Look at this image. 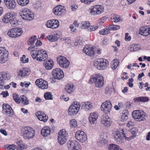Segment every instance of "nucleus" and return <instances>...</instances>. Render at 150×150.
Listing matches in <instances>:
<instances>
[{"label":"nucleus","instance_id":"473e14b6","mask_svg":"<svg viewBox=\"0 0 150 150\" xmlns=\"http://www.w3.org/2000/svg\"><path fill=\"white\" fill-rule=\"evenodd\" d=\"M41 135L44 137H48L51 133L50 128L47 126L43 127L41 130Z\"/></svg>","mask_w":150,"mask_h":150},{"label":"nucleus","instance_id":"13d9d810","mask_svg":"<svg viewBox=\"0 0 150 150\" xmlns=\"http://www.w3.org/2000/svg\"><path fill=\"white\" fill-rule=\"evenodd\" d=\"M13 98L15 101L18 103H21V100L18 98V96L15 94H13Z\"/></svg>","mask_w":150,"mask_h":150},{"label":"nucleus","instance_id":"72a5a7b5","mask_svg":"<svg viewBox=\"0 0 150 150\" xmlns=\"http://www.w3.org/2000/svg\"><path fill=\"white\" fill-rule=\"evenodd\" d=\"M54 64L53 61L51 59L45 61L44 63V66L47 70L51 69L53 67Z\"/></svg>","mask_w":150,"mask_h":150},{"label":"nucleus","instance_id":"b1692460","mask_svg":"<svg viewBox=\"0 0 150 150\" xmlns=\"http://www.w3.org/2000/svg\"><path fill=\"white\" fill-rule=\"evenodd\" d=\"M65 9L64 6L58 5L53 9V12L56 15L60 16L64 13Z\"/></svg>","mask_w":150,"mask_h":150},{"label":"nucleus","instance_id":"0e129e2a","mask_svg":"<svg viewBox=\"0 0 150 150\" xmlns=\"http://www.w3.org/2000/svg\"><path fill=\"white\" fill-rule=\"evenodd\" d=\"M128 116L127 115L122 116L121 120L123 122H125L128 119Z\"/></svg>","mask_w":150,"mask_h":150},{"label":"nucleus","instance_id":"cd10ccee","mask_svg":"<svg viewBox=\"0 0 150 150\" xmlns=\"http://www.w3.org/2000/svg\"><path fill=\"white\" fill-rule=\"evenodd\" d=\"M98 117V113L95 112L91 113L88 117L90 123L91 124H96L97 123Z\"/></svg>","mask_w":150,"mask_h":150},{"label":"nucleus","instance_id":"dca6fc26","mask_svg":"<svg viewBox=\"0 0 150 150\" xmlns=\"http://www.w3.org/2000/svg\"><path fill=\"white\" fill-rule=\"evenodd\" d=\"M112 108V104L110 101L108 100L102 103L101 107V110L105 113L110 112Z\"/></svg>","mask_w":150,"mask_h":150},{"label":"nucleus","instance_id":"5fc2aeb1","mask_svg":"<svg viewBox=\"0 0 150 150\" xmlns=\"http://www.w3.org/2000/svg\"><path fill=\"white\" fill-rule=\"evenodd\" d=\"M27 148V146L24 144H18L16 147L17 150H22L25 149Z\"/></svg>","mask_w":150,"mask_h":150},{"label":"nucleus","instance_id":"6e6d98bb","mask_svg":"<svg viewBox=\"0 0 150 150\" xmlns=\"http://www.w3.org/2000/svg\"><path fill=\"white\" fill-rule=\"evenodd\" d=\"M98 27L96 25H90L89 26L88 28V30L90 32L94 31L97 30Z\"/></svg>","mask_w":150,"mask_h":150},{"label":"nucleus","instance_id":"ea45409f","mask_svg":"<svg viewBox=\"0 0 150 150\" xmlns=\"http://www.w3.org/2000/svg\"><path fill=\"white\" fill-rule=\"evenodd\" d=\"M119 64V61L117 59H114L111 63V67L112 69L115 70Z\"/></svg>","mask_w":150,"mask_h":150},{"label":"nucleus","instance_id":"c85d7f7f","mask_svg":"<svg viewBox=\"0 0 150 150\" xmlns=\"http://www.w3.org/2000/svg\"><path fill=\"white\" fill-rule=\"evenodd\" d=\"M81 108L86 111L91 110L93 108V104L90 102L86 101L82 102Z\"/></svg>","mask_w":150,"mask_h":150},{"label":"nucleus","instance_id":"7c9ffc66","mask_svg":"<svg viewBox=\"0 0 150 150\" xmlns=\"http://www.w3.org/2000/svg\"><path fill=\"white\" fill-rule=\"evenodd\" d=\"M138 130V129L135 127H133L129 129L128 132H130L132 135L129 137L127 136V140L129 141L132 139L134 138L137 136V133Z\"/></svg>","mask_w":150,"mask_h":150},{"label":"nucleus","instance_id":"1a4fd4ad","mask_svg":"<svg viewBox=\"0 0 150 150\" xmlns=\"http://www.w3.org/2000/svg\"><path fill=\"white\" fill-rule=\"evenodd\" d=\"M104 11V8L103 6L96 5L91 6L88 9V11L91 15L96 16L102 14Z\"/></svg>","mask_w":150,"mask_h":150},{"label":"nucleus","instance_id":"ddd939ff","mask_svg":"<svg viewBox=\"0 0 150 150\" xmlns=\"http://www.w3.org/2000/svg\"><path fill=\"white\" fill-rule=\"evenodd\" d=\"M57 61L59 66L62 68L66 69L68 67L70 62L65 57L60 55L57 57Z\"/></svg>","mask_w":150,"mask_h":150},{"label":"nucleus","instance_id":"6ab92c4d","mask_svg":"<svg viewBox=\"0 0 150 150\" xmlns=\"http://www.w3.org/2000/svg\"><path fill=\"white\" fill-rule=\"evenodd\" d=\"M52 74L54 78L58 79H61L64 76V72L61 69L57 68L53 69Z\"/></svg>","mask_w":150,"mask_h":150},{"label":"nucleus","instance_id":"9d476101","mask_svg":"<svg viewBox=\"0 0 150 150\" xmlns=\"http://www.w3.org/2000/svg\"><path fill=\"white\" fill-rule=\"evenodd\" d=\"M132 115L135 120L141 122L145 120L146 114L142 110H134L132 112Z\"/></svg>","mask_w":150,"mask_h":150},{"label":"nucleus","instance_id":"4d7b16f0","mask_svg":"<svg viewBox=\"0 0 150 150\" xmlns=\"http://www.w3.org/2000/svg\"><path fill=\"white\" fill-rule=\"evenodd\" d=\"M20 60L22 63H25L28 62V58H26L25 55H23L22 57L21 58Z\"/></svg>","mask_w":150,"mask_h":150},{"label":"nucleus","instance_id":"39448f33","mask_svg":"<svg viewBox=\"0 0 150 150\" xmlns=\"http://www.w3.org/2000/svg\"><path fill=\"white\" fill-rule=\"evenodd\" d=\"M31 56L34 59L40 61L45 60L48 57L47 52L44 50L33 51L31 53Z\"/></svg>","mask_w":150,"mask_h":150},{"label":"nucleus","instance_id":"f03ea898","mask_svg":"<svg viewBox=\"0 0 150 150\" xmlns=\"http://www.w3.org/2000/svg\"><path fill=\"white\" fill-rule=\"evenodd\" d=\"M112 136L115 141L117 144L122 143L125 138L127 140V136H129L128 133H125L124 129H119L112 131Z\"/></svg>","mask_w":150,"mask_h":150},{"label":"nucleus","instance_id":"4be33fe9","mask_svg":"<svg viewBox=\"0 0 150 150\" xmlns=\"http://www.w3.org/2000/svg\"><path fill=\"white\" fill-rule=\"evenodd\" d=\"M45 25L48 28H56L59 26V22L57 20L52 19L48 21L46 23Z\"/></svg>","mask_w":150,"mask_h":150},{"label":"nucleus","instance_id":"603ef678","mask_svg":"<svg viewBox=\"0 0 150 150\" xmlns=\"http://www.w3.org/2000/svg\"><path fill=\"white\" fill-rule=\"evenodd\" d=\"M108 29L110 30H116L119 29L120 28V26L118 25H108Z\"/></svg>","mask_w":150,"mask_h":150},{"label":"nucleus","instance_id":"bf43d9fd","mask_svg":"<svg viewBox=\"0 0 150 150\" xmlns=\"http://www.w3.org/2000/svg\"><path fill=\"white\" fill-rule=\"evenodd\" d=\"M5 83H3L0 85V88L2 90L4 89H8L10 88V84L5 86Z\"/></svg>","mask_w":150,"mask_h":150},{"label":"nucleus","instance_id":"a878e982","mask_svg":"<svg viewBox=\"0 0 150 150\" xmlns=\"http://www.w3.org/2000/svg\"><path fill=\"white\" fill-rule=\"evenodd\" d=\"M4 3L6 7L10 9H14L16 6V4L15 0H4Z\"/></svg>","mask_w":150,"mask_h":150},{"label":"nucleus","instance_id":"774afa93","mask_svg":"<svg viewBox=\"0 0 150 150\" xmlns=\"http://www.w3.org/2000/svg\"><path fill=\"white\" fill-rule=\"evenodd\" d=\"M81 41L80 39H78L76 40L75 42L74 43V44L76 46L78 45H81Z\"/></svg>","mask_w":150,"mask_h":150},{"label":"nucleus","instance_id":"338daca9","mask_svg":"<svg viewBox=\"0 0 150 150\" xmlns=\"http://www.w3.org/2000/svg\"><path fill=\"white\" fill-rule=\"evenodd\" d=\"M0 132L5 136H7L8 135L6 131L4 129H0Z\"/></svg>","mask_w":150,"mask_h":150},{"label":"nucleus","instance_id":"c756f323","mask_svg":"<svg viewBox=\"0 0 150 150\" xmlns=\"http://www.w3.org/2000/svg\"><path fill=\"white\" fill-rule=\"evenodd\" d=\"M30 70L27 68H24L19 70L17 72L18 75L21 77L27 76L30 74Z\"/></svg>","mask_w":150,"mask_h":150},{"label":"nucleus","instance_id":"8fccbe9b","mask_svg":"<svg viewBox=\"0 0 150 150\" xmlns=\"http://www.w3.org/2000/svg\"><path fill=\"white\" fill-rule=\"evenodd\" d=\"M108 26L105 29L100 30L99 32L100 34L104 35L109 33L110 30L108 29Z\"/></svg>","mask_w":150,"mask_h":150},{"label":"nucleus","instance_id":"bb28decb","mask_svg":"<svg viewBox=\"0 0 150 150\" xmlns=\"http://www.w3.org/2000/svg\"><path fill=\"white\" fill-rule=\"evenodd\" d=\"M36 115L38 119L40 121L46 122L48 120V116L42 111H39L36 113Z\"/></svg>","mask_w":150,"mask_h":150},{"label":"nucleus","instance_id":"9b49d317","mask_svg":"<svg viewBox=\"0 0 150 150\" xmlns=\"http://www.w3.org/2000/svg\"><path fill=\"white\" fill-rule=\"evenodd\" d=\"M68 134L65 129L60 130L58 133V142L60 145L64 144L67 141Z\"/></svg>","mask_w":150,"mask_h":150},{"label":"nucleus","instance_id":"4c0bfd02","mask_svg":"<svg viewBox=\"0 0 150 150\" xmlns=\"http://www.w3.org/2000/svg\"><path fill=\"white\" fill-rule=\"evenodd\" d=\"M65 89L67 93L70 94L74 91V86L72 84H68L65 86Z\"/></svg>","mask_w":150,"mask_h":150},{"label":"nucleus","instance_id":"f257e3e1","mask_svg":"<svg viewBox=\"0 0 150 150\" xmlns=\"http://www.w3.org/2000/svg\"><path fill=\"white\" fill-rule=\"evenodd\" d=\"M16 17V14L14 12H8L3 16L2 21L5 23H10L13 27L15 26L18 24V21Z\"/></svg>","mask_w":150,"mask_h":150},{"label":"nucleus","instance_id":"864d4df0","mask_svg":"<svg viewBox=\"0 0 150 150\" xmlns=\"http://www.w3.org/2000/svg\"><path fill=\"white\" fill-rule=\"evenodd\" d=\"M52 95L51 92H47L44 94V97L46 100H52L53 99Z\"/></svg>","mask_w":150,"mask_h":150},{"label":"nucleus","instance_id":"393cba45","mask_svg":"<svg viewBox=\"0 0 150 150\" xmlns=\"http://www.w3.org/2000/svg\"><path fill=\"white\" fill-rule=\"evenodd\" d=\"M83 52L89 56H93L94 55L95 51L94 48L91 45H86L83 50Z\"/></svg>","mask_w":150,"mask_h":150},{"label":"nucleus","instance_id":"5701e85b","mask_svg":"<svg viewBox=\"0 0 150 150\" xmlns=\"http://www.w3.org/2000/svg\"><path fill=\"white\" fill-rule=\"evenodd\" d=\"M35 83L36 85L41 89H46L48 88L47 82L42 79L37 80Z\"/></svg>","mask_w":150,"mask_h":150},{"label":"nucleus","instance_id":"79ce46f5","mask_svg":"<svg viewBox=\"0 0 150 150\" xmlns=\"http://www.w3.org/2000/svg\"><path fill=\"white\" fill-rule=\"evenodd\" d=\"M90 23L88 21H83L79 25L80 28L82 29H87L90 26Z\"/></svg>","mask_w":150,"mask_h":150},{"label":"nucleus","instance_id":"a19ab883","mask_svg":"<svg viewBox=\"0 0 150 150\" xmlns=\"http://www.w3.org/2000/svg\"><path fill=\"white\" fill-rule=\"evenodd\" d=\"M114 87L112 84L108 86L105 89V93L108 95L110 94L114 90Z\"/></svg>","mask_w":150,"mask_h":150},{"label":"nucleus","instance_id":"2f4dec72","mask_svg":"<svg viewBox=\"0 0 150 150\" xmlns=\"http://www.w3.org/2000/svg\"><path fill=\"white\" fill-rule=\"evenodd\" d=\"M149 27L148 26L141 27L139 29V33L143 36H147L149 35Z\"/></svg>","mask_w":150,"mask_h":150},{"label":"nucleus","instance_id":"4468645a","mask_svg":"<svg viewBox=\"0 0 150 150\" xmlns=\"http://www.w3.org/2000/svg\"><path fill=\"white\" fill-rule=\"evenodd\" d=\"M75 137L76 139L81 143H85L87 140V136L83 131L78 130L75 134Z\"/></svg>","mask_w":150,"mask_h":150},{"label":"nucleus","instance_id":"20e7f679","mask_svg":"<svg viewBox=\"0 0 150 150\" xmlns=\"http://www.w3.org/2000/svg\"><path fill=\"white\" fill-rule=\"evenodd\" d=\"M21 133L25 139H32L35 136V131L31 127H23L21 129Z\"/></svg>","mask_w":150,"mask_h":150},{"label":"nucleus","instance_id":"a211bd4d","mask_svg":"<svg viewBox=\"0 0 150 150\" xmlns=\"http://www.w3.org/2000/svg\"><path fill=\"white\" fill-rule=\"evenodd\" d=\"M100 122L104 126L107 127L110 126L112 123L110 118L105 114H103L101 117Z\"/></svg>","mask_w":150,"mask_h":150},{"label":"nucleus","instance_id":"f704fd0d","mask_svg":"<svg viewBox=\"0 0 150 150\" xmlns=\"http://www.w3.org/2000/svg\"><path fill=\"white\" fill-rule=\"evenodd\" d=\"M141 49V46L139 45L132 44L129 45V50L131 52H135Z\"/></svg>","mask_w":150,"mask_h":150},{"label":"nucleus","instance_id":"423d86ee","mask_svg":"<svg viewBox=\"0 0 150 150\" xmlns=\"http://www.w3.org/2000/svg\"><path fill=\"white\" fill-rule=\"evenodd\" d=\"M108 64V61L103 58L98 59L95 60L93 64L96 69L100 70L106 69Z\"/></svg>","mask_w":150,"mask_h":150},{"label":"nucleus","instance_id":"7ed1b4c3","mask_svg":"<svg viewBox=\"0 0 150 150\" xmlns=\"http://www.w3.org/2000/svg\"><path fill=\"white\" fill-rule=\"evenodd\" d=\"M90 84L94 83L95 86L97 88H100L103 87L104 83L103 76L99 74H93L89 80Z\"/></svg>","mask_w":150,"mask_h":150},{"label":"nucleus","instance_id":"f8f14e48","mask_svg":"<svg viewBox=\"0 0 150 150\" xmlns=\"http://www.w3.org/2000/svg\"><path fill=\"white\" fill-rule=\"evenodd\" d=\"M23 33L22 28L16 27L9 30L8 32L7 35L10 37L15 38L20 36Z\"/></svg>","mask_w":150,"mask_h":150},{"label":"nucleus","instance_id":"a18cd8bd","mask_svg":"<svg viewBox=\"0 0 150 150\" xmlns=\"http://www.w3.org/2000/svg\"><path fill=\"white\" fill-rule=\"evenodd\" d=\"M111 19L112 21L115 23H117L122 21L119 15H114L111 18Z\"/></svg>","mask_w":150,"mask_h":150},{"label":"nucleus","instance_id":"e433bc0d","mask_svg":"<svg viewBox=\"0 0 150 150\" xmlns=\"http://www.w3.org/2000/svg\"><path fill=\"white\" fill-rule=\"evenodd\" d=\"M107 141L106 137H103L101 136H100V140L98 142V144L101 146H104L107 144Z\"/></svg>","mask_w":150,"mask_h":150},{"label":"nucleus","instance_id":"de8ad7c7","mask_svg":"<svg viewBox=\"0 0 150 150\" xmlns=\"http://www.w3.org/2000/svg\"><path fill=\"white\" fill-rule=\"evenodd\" d=\"M21 102L25 105H27L28 103V100L27 98L24 96H22L20 97Z\"/></svg>","mask_w":150,"mask_h":150},{"label":"nucleus","instance_id":"49530a36","mask_svg":"<svg viewBox=\"0 0 150 150\" xmlns=\"http://www.w3.org/2000/svg\"><path fill=\"white\" fill-rule=\"evenodd\" d=\"M37 38L35 36H33L29 38L28 41V45H31L34 44Z\"/></svg>","mask_w":150,"mask_h":150},{"label":"nucleus","instance_id":"3c124183","mask_svg":"<svg viewBox=\"0 0 150 150\" xmlns=\"http://www.w3.org/2000/svg\"><path fill=\"white\" fill-rule=\"evenodd\" d=\"M4 147L5 149L7 150H14L16 148V146L14 144L6 145Z\"/></svg>","mask_w":150,"mask_h":150},{"label":"nucleus","instance_id":"c9c22d12","mask_svg":"<svg viewBox=\"0 0 150 150\" xmlns=\"http://www.w3.org/2000/svg\"><path fill=\"white\" fill-rule=\"evenodd\" d=\"M108 150H123L118 145L113 144H109L108 146Z\"/></svg>","mask_w":150,"mask_h":150},{"label":"nucleus","instance_id":"2eb2a0df","mask_svg":"<svg viewBox=\"0 0 150 150\" xmlns=\"http://www.w3.org/2000/svg\"><path fill=\"white\" fill-rule=\"evenodd\" d=\"M67 146L69 150H81V149L80 144L75 140L68 141Z\"/></svg>","mask_w":150,"mask_h":150},{"label":"nucleus","instance_id":"58836bf2","mask_svg":"<svg viewBox=\"0 0 150 150\" xmlns=\"http://www.w3.org/2000/svg\"><path fill=\"white\" fill-rule=\"evenodd\" d=\"M59 37L57 34H54L53 35H48L47 38L50 42H55L57 40Z\"/></svg>","mask_w":150,"mask_h":150},{"label":"nucleus","instance_id":"69168bd1","mask_svg":"<svg viewBox=\"0 0 150 150\" xmlns=\"http://www.w3.org/2000/svg\"><path fill=\"white\" fill-rule=\"evenodd\" d=\"M70 28L72 32H76V27L74 26V25H71L70 26Z\"/></svg>","mask_w":150,"mask_h":150},{"label":"nucleus","instance_id":"412c9836","mask_svg":"<svg viewBox=\"0 0 150 150\" xmlns=\"http://www.w3.org/2000/svg\"><path fill=\"white\" fill-rule=\"evenodd\" d=\"M2 112L4 114L9 116L12 115L13 111L10 106L7 104H4L2 105Z\"/></svg>","mask_w":150,"mask_h":150},{"label":"nucleus","instance_id":"e2e57ef3","mask_svg":"<svg viewBox=\"0 0 150 150\" xmlns=\"http://www.w3.org/2000/svg\"><path fill=\"white\" fill-rule=\"evenodd\" d=\"M131 37L130 36H129V34L126 33L125 34V40L127 41H129L131 39Z\"/></svg>","mask_w":150,"mask_h":150},{"label":"nucleus","instance_id":"052dcab7","mask_svg":"<svg viewBox=\"0 0 150 150\" xmlns=\"http://www.w3.org/2000/svg\"><path fill=\"white\" fill-rule=\"evenodd\" d=\"M95 0H80V1L82 3L89 4L94 2Z\"/></svg>","mask_w":150,"mask_h":150},{"label":"nucleus","instance_id":"f3484780","mask_svg":"<svg viewBox=\"0 0 150 150\" xmlns=\"http://www.w3.org/2000/svg\"><path fill=\"white\" fill-rule=\"evenodd\" d=\"M8 51L4 47H0V63H5L8 59Z\"/></svg>","mask_w":150,"mask_h":150},{"label":"nucleus","instance_id":"680f3d73","mask_svg":"<svg viewBox=\"0 0 150 150\" xmlns=\"http://www.w3.org/2000/svg\"><path fill=\"white\" fill-rule=\"evenodd\" d=\"M3 97H6L9 95V94L7 91H3L0 94Z\"/></svg>","mask_w":150,"mask_h":150},{"label":"nucleus","instance_id":"6e6552de","mask_svg":"<svg viewBox=\"0 0 150 150\" xmlns=\"http://www.w3.org/2000/svg\"><path fill=\"white\" fill-rule=\"evenodd\" d=\"M20 15L23 20L30 21L34 17L33 12L30 9L25 8L20 11Z\"/></svg>","mask_w":150,"mask_h":150},{"label":"nucleus","instance_id":"09e8293b","mask_svg":"<svg viewBox=\"0 0 150 150\" xmlns=\"http://www.w3.org/2000/svg\"><path fill=\"white\" fill-rule=\"evenodd\" d=\"M33 6L35 10H39L41 8V3L40 2L37 1L33 4Z\"/></svg>","mask_w":150,"mask_h":150},{"label":"nucleus","instance_id":"aec40b11","mask_svg":"<svg viewBox=\"0 0 150 150\" xmlns=\"http://www.w3.org/2000/svg\"><path fill=\"white\" fill-rule=\"evenodd\" d=\"M11 77L10 73L6 71L0 72V85L5 83L6 80H9Z\"/></svg>","mask_w":150,"mask_h":150},{"label":"nucleus","instance_id":"37998d69","mask_svg":"<svg viewBox=\"0 0 150 150\" xmlns=\"http://www.w3.org/2000/svg\"><path fill=\"white\" fill-rule=\"evenodd\" d=\"M17 3L21 6H25L27 5L29 2V0H16Z\"/></svg>","mask_w":150,"mask_h":150},{"label":"nucleus","instance_id":"0eeeda50","mask_svg":"<svg viewBox=\"0 0 150 150\" xmlns=\"http://www.w3.org/2000/svg\"><path fill=\"white\" fill-rule=\"evenodd\" d=\"M81 105L79 102L74 101L69 106L68 112L70 116H74L76 115L80 110Z\"/></svg>","mask_w":150,"mask_h":150},{"label":"nucleus","instance_id":"c03bdc74","mask_svg":"<svg viewBox=\"0 0 150 150\" xmlns=\"http://www.w3.org/2000/svg\"><path fill=\"white\" fill-rule=\"evenodd\" d=\"M69 124L71 127L77 128L78 124L76 120L75 119H72L69 121Z\"/></svg>","mask_w":150,"mask_h":150}]
</instances>
